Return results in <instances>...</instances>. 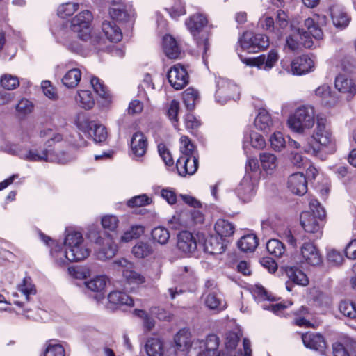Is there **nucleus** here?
Instances as JSON below:
<instances>
[{
    "instance_id": "8fccbe9b",
    "label": "nucleus",
    "mask_w": 356,
    "mask_h": 356,
    "mask_svg": "<svg viewBox=\"0 0 356 356\" xmlns=\"http://www.w3.org/2000/svg\"><path fill=\"white\" fill-rule=\"evenodd\" d=\"M269 140L272 149L276 152H280L286 147L285 138L283 134L280 131L275 132L270 137Z\"/></svg>"
},
{
    "instance_id": "f257e3e1",
    "label": "nucleus",
    "mask_w": 356,
    "mask_h": 356,
    "mask_svg": "<svg viewBox=\"0 0 356 356\" xmlns=\"http://www.w3.org/2000/svg\"><path fill=\"white\" fill-rule=\"evenodd\" d=\"M327 24V17L324 15L314 14L312 17L305 20L304 29H298L293 31L286 40L285 48L294 51L298 49L300 44L306 48H311L314 46L312 38L321 40L323 33L322 27Z\"/></svg>"
},
{
    "instance_id": "5fc2aeb1",
    "label": "nucleus",
    "mask_w": 356,
    "mask_h": 356,
    "mask_svg": "<svg viewBox=\"0 0 356 356\" xmlns=\"http://www.w3.org/2000/svg\"><path fill=\"white\" fill-rule=\"evenodd\" d=\"M1 86L8 90L15 89L19 84L17 77L10 74H4L0 80Z\"/></svg>"
},
{
    "instance_id": "f704fd0d",
    "label": "nucleus",
    "mask_w": 356,
    "mask_h": 356,
    "mask_svg": "<svg viewBox=\"0 0 356 356\" xmlns=\"http://www.w3.org/2000/svg\"><path fill=\"white\" fill-rule=\"evenodd\" d=\"M259 158L262 169L267 174H273L277 166V157L273 154L264 152L260 154Z\"/></svg>"
},
{
    "instance_id": "423d86ee",
    "label": "nucleus",
    "mask_w": 356,
    "mask_h": 356,
    "mask_svg": "<svg viewBox=\"0 0 356 356\" xmlns=\"http://www.w3.org/2000/svg\"><path fill=\"white\" fill-rule=\"evenodd\" d=\"M219 346V338L209 334L204 339H194L191 342L186 356H216Z\"/></svg>"
},
{
    "instance_id": "774afa93",
    "label": "nucleus",
    "mask_w": 356,
    "mask_h": 356,
    "mask_svg": "<svg viewBox=\"0 0 356 356\" xmlns=\"http://www.w3.org/2000/svg\"><path fill=\"white\" fill-rule=\"evenodd\" d=\"M238 341L239 337L236 333L232 332L227 333L225 339V347L227 350H234L236 347Z\"/></svg>"
},
{
    "instance_id": "cd10ccee",
    "label": "nucleus",
    "mask_w": 356,
    "mask_h": 356,
    "mask_svg": "<svg viewBox=\"0 0 356 356\" xmlns=\"http://www.w3.org/2000/svg\"><path fill=\"white\" fill-rule=\"evenodd\" d=\"M108 300L109 303L115 306L127 305L129 307L134 306L133 299L127 293L119 291H113L108 295Z\"/></svg>"
},
{
    "instance_id": "f8f14e48",
    "label": "nucleus",
    "mask_w": 356,
    "mask_h": 356,
    "mask_svg": "<svg viewBox=\"0 0 356 356\" xmlns=\"http://www.w3.org/2000/svg\"><path fill=\"white\" fill-rule=\"evenodd\" d=\"M145 348L148 356H177L175 347H165L159 338H151L145 343Z\"/></svg>"
},
{
    "instance_id": "5701e85b",
    "label": "nucleus",
    "mask_w": 356,
    "mask_h": 356,
    "mask_svg": "<svg viewBox=\"0 0 356 356\" xmlns=\"http://www.w3.org/2000/svg\"><path fill=\"white\" fill-rule=\"evenodd\" d=\"M304 345L309 348L323 352L325 348V341L320 334L307 332L302 336Z\"/></svg>"
},
{
    "instance_id": "052dcab7",
    "label": "nucleus",
    "mask_w": 356,
    "mask_h": 356,
    "mask_svg": "<svg viewBox=\"0 0 356 356\" xmlns=\"http://www.w3.org/2000/svg\"><path fill=\"white\" fill-rule=\"evenodd\" d=\"M44 356H65L64 348L60 344L49 343L44 352Z\"/></svg>"
},
{
    "instance_id": "c756f323",
    "label": "nucleus",
    "mask_w": 356,
    "mask_h": 356,
    "mask_svg": "<svg viewBox=\"0 0 356 356\" xmlns=\"http://www.w3.org/2000/svg\"><path fill=\"white\" fill-rule=\"evenodd\" d=\"M163 50L170 58H177L180 54V49L177 41L170 35H166L163 38Z\"/></svg>"
},
{
    "instance_id": "a18cd8bd",
    "label": "nucleus",
    "mask_w": 356,
    "mask_h": 356,
    "mask_svg": "<svg viewBox=\"0 0 356 356\" xmlns=\"http://www.w3.org/2000/svg\"><path fill=\"white\" fill-rule=\"evenodd\" d=\"M152 237L153 240L161 245H165L170 238V232L164 227H157L152 229Z\"/></svg>"
},
{
    "instance_id": "2eb2a0df",
    "label": "nucleus",
    "mask_w": 356,
    "mask_h": 356,
    "mask_svg": "<svg viewBox=\"0 0 356 356\" xmlns=\"http://www.w3.org/2000/svg\"><path fill=\"white\" fill-rule=\"evenodd\" d=\"M302 262L310 266H319L322 263V257L317 247L311 242H305L300 248Z\"/></svg>"
},
{
    "instance_id": "39448f33",
    "label": "nucleus",
    "mask_w": 356,
    "mask_h": 356,
    "mask_svg": "<svg viewBox=\"0 0 356 356\" xmlns=\"http://www.w3.org/2000/svg\"><path fill=\"white\" fill-rule=\"evenodd\" d=\"M88 236L97 245L95 254L99 260L105 261L110 259L116 254L118 247L110 235L102 238L99 236V232L95 229H91L88 232Z\"/></svg>"
},
{
    "instance_id": "37998d69",
    "label": "nucleus",
    "mask_w": 356,
    "mask_h": 356,
    "mask_svg": "<svg viewBox=\"0 0 356 356\" xmlns=\"http://www.w3.org/2000/svg\"><path fill=\"white\" fill-rule=\"evenodd\" d=\"M83 243L84 242L81 233L76 231L68 232L64 241L65 246L67 250L79 245H80Z\"/></svg>"
},
{
    "instance_id": "aec40b11",
    "label": "nucleus",
    "mask_w": 356,
    "mask_h": 356,
    "mask_svg": "<svg viewBox=\"0 0 356 356\" xmlns=\"http://www.w3.org/2000/svg\"><path fill=\"white\" fill-rule=\"evenodd\" d=\"M317 100L323 106H333L338 102V97L332 92L330 86L323 84L318 86L314 91Z\"/></svg>"
},
{
    "instance_id": "7c9ffc66",
    "label": "nucleus",
    "mask_w": 356,
    "mask_h": 356,
    "mask_svg": "<svg viewBox=\"0 0 356 356\" xmlns=\"http://www.w3.org/2000/svg\"><path fill=\"white\" fill-rule=\"evenodd\" d=\"M286 273L289 280L296 284L305 286L309 284L307 275L296 266L287 267Z\"/></svg>"
},
{
    "instance_id": "0e129e2a",
    "label": "nucleus",
    "mask_w": 356,
    "mask_h": 356,
    "mask_svg": "<svg viewBox=\"0 0 356 356\" xmlns=\"http://www.w3.org/2000/svg\"><path fill=\"white\" fill-rule=\"evenodd\" d=\"M33 105L31 102L26 99H21L16 105L17 111L22 115H27L32 112Z\"/></svg>"
},
{
    "instance_id": "c85d7f7f",
    "label": "nucleus",
    "mask_w": 356,
    "mask_h": 356,
    "mask_svg": "<svg viewBox=\"0 0 356 356\" xmlns=\"http://www.w3.org/2000/svg\"><path fill=\"white\" fill-rule=\"evenodd\" d=\"M249 146L261 149L266 146V141L261 134L252 131L245 134L243 138L244 149H246Z\"/></svg>"
},
{
    "instance_id": "864d4df0",
    "label": "nucleus",
    "mask_w": 356,
    "mask_h": 356,
    "mask_svg": "<svg viewBox=\"0 0 356 356\" xmlns=\"http://www.w3.org/2000/svg\"><path fill=\"white\" fill-rule=\"evenodd\" d=\"M152 203V200L145 194L136 195L127 201L129 207H143Z\"/></svg>"
},
{
    "instance_id": "3c124183",
    "label": "nucleus",
    "mask_w": 356,
    "mask_h": 356,
    "mask_svg": "<svg viewBox=\"0 0 356 356\" xmlns=\"http://www.w3.org/2000/svg\"><path fill=\"white\" fill-rule=\"evenodd\" d=\"M79 8V3L67 2L61 4L58 8V15L62 18L72 15Z\"/></svg>"
},
{
    "instance_id": "603ef678",
    "label": "nucleus",
    "mask_w": 356,
    "mask_h": 356,
    "mask_svg": "<svg viewBox=\"0 0 356 356\" xmlns=\"http://www.w3.org/2000/svg\"><path fill=\"white\" fill-rule=\"evenodd\" d=\"M339 309L345 316L353 319L356 318V308L351 302L341 301L339 305Z\"/></svg>"
},
{
    "instance_id": "a211bd4d",
    "label": "nucleus",
    "mask_w": 356,
    "mask_h": 356,
    "mask_svg": "<svg viewBox=\"0 0 356 356\" xmlns=\"http://www.w3.org/2000/svg\"><path fill=\"white\" fill-rule=\"evenodd\" d=\"M334 86L339 92L346 95L348 100L356 94V81L346 75L337 76L335 78Z\"/></svg>"
},
{
    "instance_id": "9b49d317",
    "label": "nucleus",
    "mask_w": 356,
    "mask_h": 356,
    "mask_svg": "<svg viewBox=\"0 0 356 356\" xmlns=\"http://www.w3.org/2000/svg\"><path fill=\"white\" fill-rule=\"evenodd\" d=\"M78 128L92 137L95 143H102L107 138V131L104 126L86 119L81 120L79 117L76 121Z\"/></svg>"
},
{
    "instance_id": "bf43d9fd",
    "label": "nucleus",
    "mask_w": 356,
    "mask_h": 356,
    "mask_svg": "<svg viewBox=\"0 0 356 356\" xmlns=\"http://www.w3.org/2000/svg\"><path fill=\"white\" fill-rule=\"evenodd\" d=\"M296 315L297 317L295 318V324L296 325L306 327L312 326V323L306 318L308 315V310L306 307H302Z\"/></svg>"
},
{
    "instance_id": "58836bf2",
    "label": "nucleus",
    "mask_w": 356,
    "mask_h": 356,
    "mask_svg": "<svg viewBox=\"0 0 356 356\" xmlns=\"http://www.w3.org/2000/svg\"><path fill=\"white\" fill-rule=\"evenodd\" d=\"M68 252L70 254L68 257L70 261H82L87 258L90 253V250L84 243L68 250Z\"/></svg>"
},
{
    "instance_id": "13d9d810",
    "label": "nucleus",
    "mask_w": 356,
    "mask_h": 356,
    "mask_svg": "<svg viewBox=\"0 0 356 356\" xmlns=\"http://www.w3.org/2000/svg\"><path fill=\"white\" fill-rule=\"evenodd\" d=\"M90 83L95 92L101 97L108 99L109 95L107 92L106 86L97 77H92L90 79Z\"/></svg>"
},
{
    "instance_id": "6e6d98bb",
    "label": "nucleus",
    "mask_w": 356,
    "mask_h": 356,
    "mask_svg": "<svg viewBox=\"0 0 356 356\" xmlns=\"http://www.w3.org/2000/svg\"><path fill=\"white\" fill-rule=\"evenodd\" d=\"M109 15L113 20L118 22H126L130 17V14L120 6L111 8Z\"/></svg>"
},
{
    "instance_id": "49530a36",
    "label": "nucleus",
    "mask_w": 356,
    "mask_h": 356,
    "mask_svg": "<svg viewBox=\"0 0 356 356\" xmlns=\"http://www.w3.org/2000/svg\"><path fill=\"white\" fill-rule=\"evenodd\" d=\"M198 100V92L191 88L186 89L183 93V101L188 110L194 108Z\"/></svg>"
},
{
    "instance_id": "f3484780",
    "label": "nucleus",
    "mask_w": 356,
    "mask_h": 356,
    "mask_svg": "<svg viewBox=\"0 0 356 356\" xmlns=\"http://www.w3.org/2000/svg\"><path fill=\"white\" fill-rule=\"evenodd\" d=\"M256 183L250 174H246L236 189L239 199L244 202H250L255 195Z\"/></svg>"
},
{
    "instance_id": "0eeeda50",
    "label": "nucleus",
    "mask_w": 356,
    "mask_h": 356,
    "mask_svg": "<svg viewBox=\"0 0 356 356\" xmlns=\"http://www.w3.org/2000/svg\"><path fill=\"white\" fill-rule=\"evenodd\" d=\"M241 47L248 53H255L269 46L268 38L264 34L245 32L239 39Z\"/></svg>"
},
{
    "instance_id": "72a5a7b5",
    "label": "nucleus",
    "mask_w": 356,
    "mask_h": 356,
    "mask_svg": "<svg viewBox=\"0 0 356 356\" xmlns=\"http://www.w3.org/2000/svg\"><path fill=\"white\" fill-rule=\"evenodd\" d=\"M258 244V239L256 235L250 234L241 238L238 242V247L244 252H252Z\"/></svg>"
},
{
    "instance_id": "a878e982",
    "label": "nucleus",
    "mask_w": 356,
    "mask_h": 356,
    "mask_svg": "<svg viewBox=\"0 0 356 356\" xmlns=\"http://www.w3.org/2000/svg\"><path fill=\"white\" fill-rule=\"evenodd\" d=\"M191 33L195 36L207 24V17L200 13L191 15L185 22Z\"/></svg>"
},
{
    "instance_id": "4d7b16f0",
    "label": "nucleus",
    "mask_w": 356,
    "mask_h": 356,
    "mask_svg": "<svg viewBox=\"0 0 356 356\" xmlns=\"http://www.w3.org/2000/svg\"><path fill=\"white\" fill-rule=\"evenodd\" d=\"M123 276L130 282L135 284H143L145 278L141 274L133 270V268L123 270Z\"/></svg>"
},
{
    "instance_id": "e433bc0d",
    "label": "nucleus",
    "mask_w": 356,
    "mask_h": 356,
    "mask_svg": "<svg viewBox=\"0 0 356 356\" xmlns=\"http://www.w3.org/2000/svg\"><path fill=\"white\" fill-rule=\"evenodd\" d=\"M215 230L221 238L230 237L234 233L235 227L228 220L218 219L215 224Z\"/></svg>"
},
{
    "instance_id": "ddd939ff",
    "label": "nucleus",
    "mask_w": 356,
    "mask_h": 356,
    "mask_svg": "<svg viewBox=\"0 0 356 356\" xmlns=\"http://www.w3.org/2000/svg\"><path fill=\"white\" fill-rule=\"evenodd\" d=\"M168 79L175 90H181L188 84V75L183 65L176 64L168 71Z\"/></svg>"
},
{
    "instance_id": "ea45409f",
    "label": "nucleus",
    "mask_w": 356,
    "mask_h": 356,
    "mask_svg": "<svg viewBox=\"0 0 356 356\" xmlns=\"http://www.w3.org/2000/svg\"><path fill=\"white\" fill-rule=\"evenodd\" d=\"M204 251L211 254H221L225 251V247L218 237L211 236L205 241Z\"/></svg>"
},
{
    "instance_id": "09e8293b",
    "label": "nucleus",
    "mask_w": 356,
    "mask_h": 356,
    "mask_svg": "<svg viewBox=\"0 0 356 356\" xmlns=\"http://www.w3.org/2000/svg\"><path fill=\"white\" fill-rule=\"evenodd\" d=\"M175 343L179 348H186L188 350L191 344L188 330H180L175 336Z\"/></svg>"
},
{
    "instance_id": "de8ad7c7",
    "label": "nucleus",
    "mask_w": 356,
    "mask_h": 356,
    "mask_svg": "<svg viewBox=\"0 0 356 356\" xmlns=\"http://www.w3.org/2000/svg\"><path fill=\"white\" fill-rule=\"evenodd\" d=\"M180 152L181 156H198L195 149L194 145L187 136H182L180 138Z\"/></svg>"
},
{
    "instance_id": "69168bd1",
    "label": "nucleus",
    "mask_w": 356,
    "mask_h": 356,
    "mask_svg": "<svg viewBox=\"0 0 356 356\" xmlns=\"http://www.w3.org/2000/svg\"><path fill=\"white\" fill-rule=\"evenodd\" d=\"M205 305L211 309H221L224 308L220 300L213 293H209L206 297Z\"/></svg>"
},
{
    "instance_id": "7ed1b4c3",
    "label": "nucleus",
    "mask_w": 356,
    "mask_h": 356,
    "mask_svg": "<svg viewBox=\"0 0 356 356\" xmlns=\"http://www.w3.org/2000/svg\"><path fill=\"white\" fill-rule=\"evenodd\" d=\"M309 211H304L300 215V224L304 230L316 234V237L322 235L323 220L325 217V211L317 200L312 199L309 202Z\"/></svg>"
},
{
    "instance_id": "2f4dec72",
    "label": "nucleus",
    "mask_w": 356,
    "mask_h": 356,
    "mask_svg": "<svg viewBox=\"0 0 356 356\" xmlns=\"http://www.w3.org/2000/svg\"><path fill=\"white\" fill-rule=\"evenodd\" d=\"M81 71L79 68L69 70L63 76L62 83L67 88H75L81 81Z\"/></svg>"
},
{
    "instance_id": "e2e57ef3",
    "label": "nucleus",
    "mask_w": 356,
    "mask_h": 356,
    "mask_svg": "<svg viewBox=\"0 0 356 356\" xmlns=\"http://www.w3.org/2000/svg\"><path fill=\"white\" fill-rule=\"evenodd\" d=\"M158 151L160 156L166 165L172 166L174 164L172 155L164 144L161 143L158 145Z\"/></svg>"
},
{
    "instance_id": "4c0bfd02",
    "label": "nucleus",
    "mask_w": 356,
    "mask_h": 356,
    "mask_svg": "<svg viewBox=\"0 0 356 356\" xmlns=\"http://www.w3.org/2000/svg\"><path fill=\"white\" fill-rule=\"evenodd\" d=\"M331 17L333 24L336 27L343 29L349 24V16L341 8H333L331 12Z\"/></svg>"
},
{
    "instance_id": "393cba45",
    "label": "nucleus",
    "mask_w": 356,
    "mask_h": 356,
    "mask_svg": "<svg viewBox=\"0 0 356 356\" xmlns=\"http://www.w3.org/2000/svg\"><path fill=\"white\" fill-rule=\"evenodd\" d=\"M108 280V279L107 277L104 275H99L90 280L86 281L85 285L86 288L91 291L99 293L96 296V298L99 301L104 298L102 291L105 289Z\"/></svg>"
},
{
    "instance_id": "6ab92c4d",
    "label": "nucleus",
    "mask_w": 356,
    "mask_h": 356,
    "mask_svg": "<svg viewBox=\"0 0 356 356\" xmlns=\"http://www.w3.org/2000/svg\"><path fill=\"white\" fill-rule=\"evenodd\" d=\"M176 165L180 175H193L198 168V156H181Z\"/></svg>"
},
{
    "instance_id": "338daca9",
    "label": "nucleus",
    "mask_w": 356,
    "mask_h": 356,
    "mask_svg": "<svg viewBox=\"0 0 356 356\" xmlns=\"http://www.w3.org/2000/svg\"><path fill=\"white\" fill-rule=\"evenodd\" d=\"M253 294L255 298L261 302L265 300L273 301V299L270 298L266 290L261 285H256L254 290Z\"/></svg>"
},
{
    "instance_id": "f03ea898",
    "label": "nucleus",
    "mask_w": 356,
    "mask_h": 356,
    "mask_svg": "<svg viewBox=\"0 0 356 356\" xmlns=\"http://www.w3.org/2000/svg\"><path fill=\"white\" fill-rule=\"evenodd\" d=\"M304 152L318 156L324 151L332 154L335 151L334 142L332 134L326 125V119L320 115H316V127L309 141L303 146Z\"/></svg>"
},
{
    "instance_id": "9d476101",
    "label": "nucleus",
    "mask_w": 356,
    "mask_h": 356,
    "mask_svg": "<svg viewBox=\"0 0 356 356\" xmlns=\"http://www.w3.org/2000/svg\"><path fill=\"white\" fill-rule=\"evenodd\" d=\"M92 19L91 13L88 10H84L79 13L72 19V30L78 33V37L83 41H87L90 38V25Z\"/></svg>"
},
{
    "instance_id": "bb28decb",
    "label": "nucleus",
    "mask_w": 356,
    "mask_h": 356,
    "mask_svg": "<svg viewBox=\"0 0 356 356\" xmlns=\"http://www.w3.org/2000/svg\"><path fill=\"white\" fill-rule=\"evenodd\" d=\"M102 29L106 38L112 42H120L122 38L121 29L114 22L104 21Z\"/></svg>"
},
{
    "instance_id": "1a4fd4ad",
    "label": "nucleus",
    "mask_w": 356,
    "mask_h": 356,
    "mask_svg": "<svg viewBox=\"0 0 356 356\" xmlns=\"http://www.w3.org/2000/svg\"><path fill=\"white\" fill-rule=\"evenodd\" d=\"M216 99L223 104L229 99H236L239 97L238 86L225 78H218L217 81Z\"/></svg>"
},
{
    "instance_id": "20e7f679",
    "label": "nucleus",
    "mask_w": 356,
    "mask_h": 356,
    "mask_svg": "<svg viewBox=\"0 0 356 356\" xmlns=\"http://www.w3.org/2000/svg\"><path fill=\"white\" fill-rule=\"evenodd\" d=\"M316 116L314 107L310 105L298 106L287 120L289 128L296 133L304 134L311 129L314 124Z\"/></svg>"
},
{
    "instance_id": "4be33fe9",
    "label": "nucleus",
    "mask_w": 356,
    "mask_h": 356,
    "mask_svg": "<svg viewBox=\"0 0 356 356\" xmlns=\"http://www.w3.org/2000/svg\"><path fill=\"white\" fill-rule=\"evenodd\" d=\"M314 66V61L307 55H302L292 61L291 70L293 74L302 75L310 72Z\"/></svg>"
},
{
    "instance_id": "412c9836",
    "label": "nucleus",
    "mask_w": 356,
    "mask_h": 356,
    "mask_svg": "<svg viewBox=\"0 0 356 356\" xmlns=\"http://www.w3.org/2000/svg\"><path fill=\"white\" fill-rule=\"evenodd\" d=\"M287 186L289 189L294 194L302 195L307 191V181L302 173L292 174L288 179Z\"/></svg>"
},
{
    "instance_id": "c9c22d12",
    "label": "nucleus",
    "mask_w": 356,
    "mask_h": 356,
    "mask_svg": "<svg viewBox=\"0 0 356 356\" xmlns=\"http://www.w3.org/2000/svg\"><path fill=\"white\" fill-rule=\"evenodd\" d=\"M76 103L84 109H90L95 105V99L90 90H81L75 97Z\"/></svg>"
},
{
    "instance_id": "6e6552de",
    "label": "nucleus",
    "mask_w": 356,
    "mask_h": 356,
    "mask_svg": "<svg viewBox=\"0 0 356 356\" xmlns=\"http://www.w3.org/2000/svg\"><path fill=\"white\" fill-rule=\"evenodd\" d=\"M243 63L250 67H256L259 70H270L279 59V54L276 49H271L268 54H261L257 57L245 58L239 56Z\"/></svg>"
},
{
    "instance_id": "a19ab883",
    "label": "nucleus",
    "mask_w": 356,
    "mask_h": 356,
    "mask_svg": "<svg viewBox=\"0 0 356 356\" xmlns=\"http://www.w3.org/2000/svg\"><path fill=\"white\" fill-rule=\"evenodd\" d=\"M51 254L58 266H62L67 264L68 262H71L68 257L70 254L67 248H65V250H63L60 245L58 244H55L51 248Z\"/></svg>"
},
{
    "instance_id": "473e14b6",
    "label": "nucleus",
    "mask_w": 356,
    "mask_h": 356,
    "mask_svg": "<svg viewBox=\"0 0 356 356\" xmlns=\"http://www.w3.org/2000/svg\"><path fill=\"white\" fill-rule=\"evenodd\" d=\"M254 125L257 129L263 131L270 130V128L273 125V120L267 111L265 109H261L259 111V113L254 120Z\"/></svg>"
},
{
    "instance_id": "680f3d73",
    "label": "nucleus",
    "mask_w": 356,
    "mask_h": 356,
    "mask_svg": "<svg viewBox=\"0 0 356 356\" xmlns=\"http://www.w3.org/2000/svg\"><path fill=\"white\" fill-rule=\"evenodd\" d=\"M118 219L113 215H106L102 218V225L104 229L115 231L118 225Z\"/></svg>"
},
{
    "instance_id": "b1692460",
    "label": "nucleus",
    "mask_w": 356,
    "mask_h": 356,
    "mask_svg": "<svg viewBox=\"0 0 356 356\" xmlns=\"http://www.w3.org/2000/svg\"><path fill=\"white\" fill-rule=\"evenodd\" d=\"M131 147L132 153L136 157L143 156L147 151V138L141 132L135 133L131 138Z\"/></svg>"
},
{
    "instance_id": "4468645a",
    "label": "nucleus",
    "mask_w": 356,
    "mask_h": 356,
    "mask_svg": "<svg viewBox=\"0 0 356 356\" xmlns=\"http://www.w3.org/2000/svg\"><path fill=\"white\" fill-rule=\"evenodd\" d=\"M7 151L28 161H49V150L47 149L40 152L33 149L25 151L19 149L16 145H11L8 147Z\"/></svg>"
},
{
    "instance_id": "c03bdc74",
    "label": "nucleus",
    "mask_w": 356,
    "mask_h": 356,
    "mask_svg": "<svg viewBox=\"0 0 356 356\" xmlns=\"http://www.w3.org/2000/svg\"><path fill=\"white\" fill-rule=\"evenodd\" d=\"M152 252V248L148 243L143 241L138 242L132 248V254L137 258H144L150 255Z\"/></svg>"
},
{
    "instance_id": "dca6fc26",
    "label": "nucleus",
    "mask_w": 356,
    "mask_h": 356,
    "mask_svg": "<svg viewBox=\"0 0 356 356\" xmlns=\"http://www.w3.org/2000/svg\"><path fill=\"white\" fill-rule=\"evenodd\" d=\"M177 247L184 255H191L197 249V241L192 233L182 231L177 235Z\"/></svg>"
},
{
    "instance_id": "79ce46f5",
    "label": "nucleus",
    "mask_w": 356,
    "mask_h": 356,
    "mask_svg": "<svg viewBox=\"0 0 356 356\" xmlns=\"http://www.w3.org/2000/svg\"><path fill=\"white\" fill-rule=\"evenodd\" d=\"M268 252L275 257H282L285 252L284 245L277 239H270L266 243Z\"/></svg>"
}]
</instances>
